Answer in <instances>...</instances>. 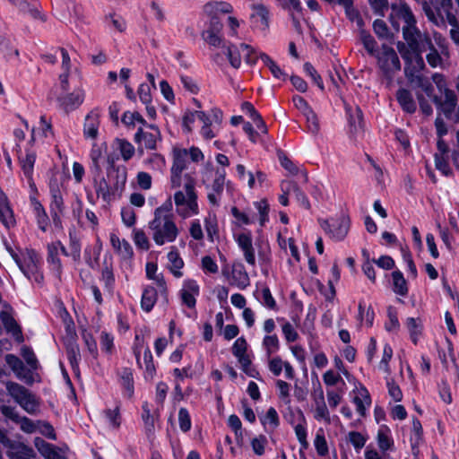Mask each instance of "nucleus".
Returning <instances> with one entry per match:
<instances>
[{
    "instance_id": "obj_39",
    "label": "nucleus",
    "mask_w": 459,
    "mask_h": 459,
    "mask_svg": "<svg viewBox=\"0 0 459 459\" xmlns=\"http://www.w3.org/2000/svg\"><path fill=\"white\" fill-rule=\"evenodd\" d=\"M423 441V430L420 421L417 418L412 419V428L410 436V443L412 454L417 456L419 446Z\"/></svg>"
},
{
    "instance_id": "obj_31",
    "label": "nucleus",
    "mask_w": 459,
    "mask_h": 459,
    "mask_svg": "<svg viewBox=\"0 0 459 459\" xmlns=\"http://www.w3.org/2000/svg\"><path fill=\"white\" fill-rule=\"evenodd\" d=\"M100 126V113L98 110H91L85 117L83 134L86 138L96 139Z\"/></svg>"
},
{
    "instance_id": "obj_11",
    "label": "nucleus",
    "mask_w": 459,
    "mask_h": 459,
    "mask_svg": "<svg viewBox=\"0 0 459 459\" xmlns=\"http://www.w3.org/2000/svg\"><path fill=\"white\" fill-rule=\"evenodd\" d=\"M224 54L226 55L230 65L238 69L241 65V52L245 53V60L247 63H255L257 56L255 49L247 44H240L236 46L234 44L224 45L222 47Z\"/></svg>"
},
{
    "instance_id": "obj_60",
    "label": "nucleus",
    "mask_w": 459,
    "mask_h": 459,
    "mask_svg": "<svg viewBox=\"0 0 459 459\" xmlns=\"http://www.w3.org/2000/svg\"><path fill=\"white\" fill-rule=\"evenodd\" d=\"M5 361L19 379L24 378L22 372L24 371L25 368L22 361L17 356L13 354H7L5 356Z\"/></svg>"
},
{
    "instance_id": "obj_9",
    "label": "nucleus",
    "mask_w": 459,
    "mask_h": 459,
    "mask_svg": "<svg viewBox=\"0 0 459 459\" xmlns=\"http://www.w3.org/2000/svg\"><path fill=\"white\" fill-rule=\"evenodd\" d=\"M375 57L377 58L378 69L387 78H392L393 75L401 69V62L398 55L392 47L386 44L381 46L380 50L376 54Z\"/></svg>"
},
{
    "instance_id": "obj_64",
    "label": "nucleus",
    "mask_w": 459,
    "mask_h": 459,
    "mask_svg": "<svg viewBox=\"0 0 459 459\" xmlns=\"http://www.w3.org/2000/svg\"><path fill=\"white\" fill-rule=\"evenodd\" d=\"M116 143L123 160L126 161L129 160L135 152L133 144L124 139H117Z\"/></svg>"
},
{
    "instance_id": "obj_52",
    "label": "nucleus",
    "mask_w": 459,
    "mask_h": 459,
    "mask_svg": "<svg viewBox=\"0 0 459 459\" xmlns=\"http://www.w3.org/2000/svg\"><path fill=\"white\" fill-rule=\"evenodd\" d=\"M345 111L349 117V123L351 127V130L357 132L359 128L361 127L362 123V111L361 109L356 106L354 108L352 107L345 104Z\"/></svg>"
},
{
    "instance_id": "obj_30",
    "label": "nucleus",
    "mask_w": 459,
    "mask_h": 459,
    "mask_svg": "<svg viewBox=\"0 0 459 459\" xmlns=\"http://www.w3.org/2000/svg\"><path fill=\"white\" fill-rule=\"evenodd\" d=\"M204 12L211 18H218L220 14L231 13L233 6L225 1H210L204 4Z\"/></svg>"
},
{
    "instance_id": "obj_41",
    "label": "nucleus",
    "mask_w": 459,
    "mask_h": 459,
    "mask_svg": "<svg viewBox=\"0 0 459 459\" xmlns=\"http://www.w3.org/2000/svg\"><path fill=\"white\" fill-rule=\"evenodd\" d=\"M396 99L403 110L411 114L415 112L416 103L410 91L399 89L396 92Z\"/></svg>"
},
{
    "instance_id": "obj_21",
    "label": "nucleus",
    "mask_w": 459,
    "mask_h": 459,
    "mask_svg": "<svg viewBox=\"0 0 459 459\" xmlns=\"http://www.w3.org/2000/svg\"><path fill=\"white\" fill-rule=\"evenodd\" d=\"M134 355L138 365L144 370V378L146 380H152L156 373V368L153 364V358L150 349L147 347L144 350L143 361L140 359V349L138 346L134 348Z\"/></svg>"
},
{
    "instance_id": "obj_1",
    "label": "nucleus",
    "mask_w": 459,
    "mask_h": 459,
    "mask_svg": "<svg viewBox=\"0 0 459 459\" xmlns=\"http://www.w3.org/2000/svg\"><path fill=\"white\" fill-rule=\"evenodd\" d=\"M396 48L404 61V74L408 82L413 87L421 89L428 95H430L433 91V87L428 77L423 74L426 65L417 39L398 41Z\"/></svg>"
},
{
    "instance_id": "obj_56",
    "label": "nucleus",
    "mask_w": 459,
    "mask_h": 459,
    "mask_svg": "<svg viewBox=\"0 0 459 459\" xmlns=\"http://www.w3.org/2000/svg\"><path fill=\"white\" fill-rule=\"evenodd\" d=\"M48 262L50 264L52 270L56 271L60 274L62 271V264L59 258V253L53 243L48 246Z\"/></svg>"
},
{
    "instance_id": "obj_49",
    "label": "nucleus",
    "mask_w": 459,
    "mask_h": 459,
    "mask_svg": "<svg viewBox=\"0 0 459 459\" xmlns=\"http://www.w3.org/2000/svg\"><path fill=\"white\" fill-rule=\"evenodd\" d=\"M262 348L267 358H271L272 355L277 353L281 348L278 335H264L262 341Z\"/></svg>"
},
{
    "instance_id": "obj_22",
    "label": "nucleus",
    "mask_w": 459,
    "mask_h": 459,
    "mask_svg": "<svg viewBox=\"0 0 459 459\" xmlns=\"http://www.w3.org/2000/svg\"><path fill=\"white\" fill-rule=\"evenodd\" d=\"M93 187L97 196L106 203H110L117 195H119V193L115 191L113 185L110 186L104 177L95 178Z\"/></svg>"
},
{
    "instance_id": "obj_37",
    "label": "nucleus",
    "mask_w": 459,
    "mask_h": 459,
    "mask_svg": "<svg viewBox=\"0 0 459 459\" xmlns=\"http://www.w3.org/2000/svg\"><path fill=\"white\" fill-rule=\"evenodd\" d=\"M356 410L360 416H365L366 411L371 405V398L368 389L360 385L357 388V395L353 398Z\"/></svg>"
},
{
    "instance_id": "obj_17",
    "label": "nucleus",
    "mask_w": 459,
    "mask_h": 459,
    "mask_svg": "<svg viewBox=\"0 0 459 459\" xmlns=\"http://www.w3.org/2000/svg\"><path fill=\"white\" fill-rule=\"evenodd\" d=\"M200 294V287L196 281L186 279L183 281L179 296L182 303L189 308H195L196 305V298Z\"/></svg>"
},
{
    "instance_id": "obj_53",
    "label": "nucleus",
    "mask_w": 459,
    "mask_h": 459,
    "mask_svg": "<svg viewBox=\"0 0 459 459\" xmlns=\"http://www.w3.org/2000/svg\"><path fill=\"white\" fill-rule=\"evenodd\" d=\"M260 58L264 65L268 67L272 74L279 80H286L287 74L281 69V67L266 54L261 53Z\"/></svg>"
},
{
    "instance_id": "obj_58",
    "label": "nucleus",
    "mask_w": 459,
    "mask_h": 459,
    "mask_svg": "<svg viewBox=\"0 0 459 459\" xmlns=\"http://www.w3.org/2000/svg\"><path fill=\"white\" fill-rule=\"evenodd\" d=\"M374 316H375V314H374L373 309L370 307L366 308L364 302L360 301L359 303V314H358V320L360 322V324L365 323V325L368 327L372 326L373 321H374Z\"/></svg>"
},
{
    "instance_id": "obj_54",
    "label": "nucleus",
    "mask_w": 459,
    "mask_h": 459,
    "mask_svg": "<svg viewBox=\"0 0 459 459\" xmlns=\"http://www.w3.org/2000/svg\"><path fill=\"white\" fill-rule=\"evenodd\" d=\"M146 276L148 279L155 281L161 292L166 291V282L161 275H157L158 266L155 263L149 262L145 266Z\"/></svg>"
},
{
    "instance_id": "obj_20",
    "label": "nucleus",
    "mask_w": 459,
    "mask_h": 459,
    "mask_svg": "<svg viewBox=\"0 0 459 459\" xmlns=\"http://www.w3.org/2000/svg\"><path fill=\"white\" fill-rule=\"evenodd\" d=\"M20 164L23 175L26 177L28 180V184L30 187L33 191H37L36 185L33 180V171H34V164L36 161V152L30 150L26 152L25 156L19 157Z\"/></svg>"
},
{
    "instance_id": "obj_27",
    "label": "nucleus",
    "mask_w": 459,
    "mask_h": 459,
    "mask_svg": "<svg viewBox=\"0 0 459 459\" xmlns=\"http://www.w3.org/2000/svg\"><path fill=\"white\" fill-rule=\"evenodd\" d=\"M60 106L66 111H71L82 105L84 100V91L82 89H76L72 93L58 99Z\"/></svg>"
},
{
    "instance_id": "obj_25",
    "label": "nucleus",
    "mask_w": 459,
    "mask_h": 459,
    "mask_svg": "<svg viewBox=\"0 0 459 459\" xmlns=\"http://www.w3.org/2000/svg\"><path fill=\"white\" fill-rule=\"evenodd\" d=\"M0 319L4 325L6 332L14 338L17 342H22L24 341L23 334L20 325L17 324L15 319L7 311H2L0 313Z\"/></svg>"
},
{
    "instance_id": "obj_51",
    "label": "nucleus",
    "mask_w": 459,
    "mask_h": 459,
    "mask_svg": "<svg viewBox=\"0 0 459 459\" xmlns=\"http://www.w3.org/2000/svg\"><path fill=\"white\" fill-rule=\"evenodd\" d=\"M119 382L124 388L125 395L131 397L134 394V378L133 372L130 368H123L119 373Z\"/></svg>"
},
{
    "instance_id": "obj_47",
    "label": "nucleus",
    "mask_w": 459,
    "mask_h": 459,
    "mask_svg": "<svg viewBox=\"0 0 459 459\" xmlns=\"http://www.w3.org/2000/svg\"><path fill=\"white\" fill-rule=\"evenodd\" d=\"M206 119V113L201 110L186 111L182 118V126L185 132L190 133L193 130V126L196 120L202 121Z\"/></svg>"
},
{
    "instance_id": "obj_36",
    "label": "nucleus",
    "mask_w": 459,
    "mask_h": 459,
    "mask_svg": "<svg viewBox=\"0 0 459 459\" xmlns=\"http://www.w3.org/2000/svg\"><path fill=\"white\" fill-rule=\"evenodd\" d=\"M229 281L230 285L239 290H245L250 285L248 273L243 266L234 267Z\"/></svg>"
},
{
    "instance_id": "obj_5",
    "label": "nucleus",
    "mask_w": 459,
    "mask_h": 459,
    "mask_svg": "<svg viewBox=\"0 0 459 459\" xmlns=\"http://www.w3.org/2000/svg\"><path fill=\"white\" fill-rule=\"evenodd\" d=\"M174 202L177 213L183 219L199 213L195 180L187 174L185 175L184 190H178L174 194Z\"/></svg>"
},
{
    "instance_id": "obj_63",
    "label": "nucleus",
    "mask_w": 459,
    "mask_h": 459,
    "mask_svg": "<svg viewBox=\"0 0 459 459\" xmlns=\"http://www.w3.org/2000/svg\"><path fill=\"white\" fill-rule=\"evenodd\" d=\"M231 214L235 219V223L238 227L250 225L255 221L254 216H250L247 212L239 211L237 207L231 208Z\"/></svg>"
},
{
    "instance_id": "obj_42",
    "label": "nucleus",
    "mask_w": 459,
    "mask_h": 459,
    "mask_svg": "<svg viewBox=\"0 0 459 459\" xmlns=\"http://www.w3.org/2000/svg\"><path fill=\"white\" fill-rule=\"evenodd\" d=\"M377 446L383 455L387 450L394 447V440L391 436V431L386 426H381L377 431Z\"/></svg>"
},
{
    "instance_id": "obj_61",
    "label": "nucleus",
    "mask_w": 459,
    "mask_h": 459,
    "mask_svg": "<svg viewBox=\"0 0 459 459\" xmlns=\"http://www.w3.org/2000/svg\"><path fill=\"white\" fill-rule=\"evenodd\" d=\"M314 446H315V448H316L318 455L325 456L328 454V452H329L328 446H327V442H326L323 429H319L316 431V437L314 439Z\"/></svg>"
},
{
    "instance_id": "obj_2",
    "label": "nucleus",
    "mask_w": 459,
    "mask_h": 459,
    "mask_svg": "<svg viewBox=\"0 0 459 459\" xmlns=\"http://www.w3.org/2000/svg\"><path fill=\"white\" fill-rule=\"evenodd\" d=\"M171 203L155 209L153 218L148 223L150 234L157 246L173 243L180 234L174 214L170 212Z\"/></svg>"
},
{
    "instance_id": "obj_62",
    "label": "nucleus",
    "mask_w": 459,
    "mask_h": 459,
    "mask_svg": "<svg viewBox=\"0 0 459 459\" xmlns=\"http://www.w3.org/2000/svg\"><path fill=\"white\" fill-rule=\"evenodd\" d=\"M360 40L370 56H375L377 51V44L375 39L366 30L360 31Z\"/></svg>"
},
{
    "instance_id": "obj_32",
    "label": "nucleus",
    "mask_w": 459,
    "mask_h": 459,
    "mask_svg": "<svg viewBox=\"0 0 459 459\" xmlns=\"http://www.w3.org/2000/svg\"><path fill=\"white\" fill-rule=\"evenodd\" d=\"M30 202L39 228L42 231H46L49 225V218L45 208L35 196L30 195Z\"/></svg>"
},
{
    "instance_id": "obj_14",
    "label": "nucleus",
    "mask_w": 459,
    "mask_h": 459,
    "mask_svg": "<svg viewBox=\"0 0 459 459\" xmlns=\"http://www.w3.org/2000/svg\"><path fill=\"white\" fill-rule=\"evenodd\" d=\"M226 172L224 169H217L212 184L206 186L207 198L209 204L214 207L221 205L224 186Z\"/></svg>"
},
{
    "instance_id": "obj_6",
    "label": "nucleus",
    "mask_w": 459,
    "mask_h": 459,
    "mask_svg": "<svg viewBox=\"0 0 459 459\" xmlns=\"http://www.w3.org/2000/svg\"><path fill=\"white\" fill-rule=\"evenodd\" d=\"M7 394L18 403L27 413L34 415L39 409V401L25 386L9 381L5 384Z\"/></svg>"
},
{
    "instance_id": "obj_46",
    "label": "nucleus",
    "mask_w": 459,
    "mask_h": 459,
    "mask_svg": "<svg viewBox=\"0 0 459 459\" xmlns=\"http://www.w3.org/2000/svg\"><path fill=\"white\" fill-rule=\"evenodd\" d=\"M260 421L266 431H274L280 425L278 412L273 407H270L266 413L260 417Z\"/></svg>"
},
{
    "instance_id": "obj_59",
    "label": "nucleus",
    "mask_w": 459,
    "mask_h": 459,
    "mask_svg": "<svg viewBox=\"0 0 459 459\" xmlns=\"http://www.w3.org/2000/svg\"><path fill=\"white\" fill-rule=\"evenodd\" d=\"M394 282V291L401 296H405L408 292L406 281L400 271H394L392 273Z\"/></svg>"
},
{
    "instance_id": "obj_44",
    "label": "nucleus",
    "mask_w": 459,
    "mask_h": 459,
    "mask_svg": "<svg viewBox=\"0 0 459 459\" xmlns=\"http://www.w3.org/2000/svg\"><path fill=\"white\" fill-rule=\"evenodd\" d=\"M157 297L158 292L153 286L145 287L141 299V307L143 310L150 312L157 301Z\"/></svg>"
},
{
    "instance_id": "obj_4",
    "label": "nucleus",
    "mask_w": 459,
    "mask_h": 459,
    "mask_svg": "<svg viewBox=\"0 0 459 459\" xmlns=\"http://www.w3.org/2000/svg\"><path fill=\"white\" fill-rule=\"evenodd\" d=\"M389 20L396 30L400 29L399 21L403 22L402 30L404 41L415 39L424 33L418 29L416 18L411 7L404 1L392 4Z\"/></svg>"
},
{
    "instance_id": "obj_12",
    "label": "nucleus",
    "mask_w": 459,
    "mask_h": 459,
    "mask_svg": "<svg viewBox=\"0 0 459 459\" xmlns=\"http://www.w3.org/2000/svg\"><path fill=\"white\" fill-rule=\"evenodd\" d=\"M320 224L325 232L334 241L344 239L350 230V219L344 214L322 221Z\"/></svg>"
},
{
    "instance_id": "obj_24",
    "label": "nucleus",
    "mask_w": 459,
    "mask_h": 459,
    "mask_svg": "<svg viewBox=\"0 0 459 459\" xmlns=\"http://www.w3.org/2000/svg\"><path fill=\"white\" fill-rule=\"evenodd\" d=\"M255 299L265 308L276 311L278 309L277 302L266 285H257L254 291Z\"/></svg>"
},
{
    "instance_id": "obj_19",
    "label": "nucleus",
    "mask_w": 459,
    "mask_h": 459,
    "mask_svg": "<svg viewBox=\"0 0 459 459\" xmlns=\"http://www.w3.org/2000/svg\"><path fill=\"white\" fill-rule=\"evenodd\" d=\"M296 418V420H290V424L294 429V432L298 441L300 444L301 450H306L308 448L309 444L307 438V420L301 410H297Z\"/></svg>"
},
{
    "instance_id": "obj_33",
    "label": "nucleus",
    "mask_w": 459,
    "mask_h": 459,
    "mask_svg": "<svg viewBox=\"0 0 459 459\" xmlns=\"http://www.w3.org/2000/svg\"><path fill=\"white\" fill-rule=\"evenodd\" d=\"M109 239L112 247L121 258L128 259L133 256V248L127 240L121 239L116 233H111Z\"/></svg>"
},
{
    "instance_id": "obj_29",
    "label": "nucleus",
    "mask_w": 459,
    "mask_h": 459,
    "mask_svg": "<svg viewBox=\"0 0 459 459\" xmlns=\"http://www.w3.org/2000/svg\"><path fill=\"white\" fill-rule=\"evenodd\" d=\"M281 190L290 194V196L295 197L297 202L305 209L310 208V203L307 195L300 190L299 186L293 181H283L281 184Z\"/></svg>"
},
{
    "instance_id": "obj_34",
    "label": "nucleus",
    "mask_w": 459,
    "mask_h": 459,
    "mask_svg": "<svg viewBox=\"0 0 459 459\" xmlns=\"http://www.w3.org/2000/svg\"><path fill=\"white\" fill-rule=\"evenodd\" d=\"M108 176L114 181L113 186L115 191H117L120 195L124 190L127 180L126 168L125 166H113L111 170L108 172Z\"/></svg>"
},
{
    "instance_id": "obj_10",
    "label": "nucleus",
    "mask_w": 459,
    "mask_h": 459,
    "mask_svg": "<svg viewBox=\"0 0 459 459\" xmlns=\"http://www.w3.org/2000/svg\"><path fill=\"white\" fill-rule=\"evenodd\" d=\"M173 163L170 169V182L174 188L179 187L183 183V171L188 165V152L185 148L174 147L172 150Z\"/></svg>"
},
{
    "instance_id": "obj_57",
    "label": "nucleus",
    "mask_w": 459,
    "mask_h": 459,
    "mask_svg": "<svg viewBox=\"0 0 459 459\" xmlns=\"http://www.w3.org/2000/svg\"><path fill=\"white\" fill-rule=\"evenodd\" d=\"M204 227L207 236L211 241H213L215 236H218V221L215 213L209 212L204 219Z\"/></svg>"
},
{
    "instance_id": "obj_13",
    "label": "nucleus",
    "mask_w": 459,
    "mask_h": 459,
    "mask_svg": "<svg viewBox=\"0 0 459 459\" xmlns=\"http://www.w3.org/2000/svg\"><path fill=\"white\" fill-rule=\"evenodd\" d=\"M64 189L56 179H51L49 182V193L51 202L49 204L50 212L54 222L60 221L61 216L65 210L64 201Z\"/></svg>"
},
{
    "instance_id": "obj_23",
    "label": "nucleus",
    "mask_w": 459,
    "mask_h": 459,
    "mask_svg": "<svg viewBox=\"0 0 459 459\" xmlns=\"http://www.w3.org/2000/svg\"><path fill=\"white\" fill-rule=\"evenodd\" d=\"M6 455L10 459H34V450L22 442L13 441L7 447Z\"/></svg>"
},
{
    "instance_id": "obj_28",
    "label": "nucleus",
    "mask_w": 459,
    "mask_h": 459,
    "mask_svg": "<svg viewBox=\"0 0 459 459\" xmlns=\"http://www.w3.org/2000/svg\"><path fill=\"white\" fill-rule=\"evenodd\" d=\"M160 131L157 127L152 126V131H143L140 128L134 135L135 142L143 144L145 148L153 150L156 148Z\"/></svg>"
},
{
    "instance_id": "obj_26",
    "label": "nucleus",
    "mask_w": 459,
    "mask_h": 459,
    "mask_svg": "<svg viewBox=\"0 0 459 459\" xmlns=\"http://www.w3.org/2000/svg\"><path fill=\"white\" fill-rule=\"evenodd\" d=\"M315 409H314V418L317 421H324L326 424H330L332 422V417L330 415V411L327 408V405L325 402L324 392L322 389L319 390V394L317 397L314 400Z\"/></svg>"
},
{
    "instance_id": "obj_18",
    "label": "nucleus",
    "mask_w": 459,
    "mask_h": 459,
    "mask_svg": "<svg viewBox=\"0 0 459 459\" xmlns=\"http://www.w3.org/2000/svg\"><path fill=\"white\" fill-rule=\"evenodd\" d=\"M247 342L244 337L238 338L232 345V353L238 359L242 370L253 377L251 373V359L247 353Z\"/></svg>"
},
{
    "instance_id": "obj_16",
    "label": "nucleus",
    "mask_w": 459,
    "mask_h": 459,
    "mask_svg": "<svg viewBox=\"0 0 459 459\" xmlns=\"http://www.w3.org/2000/svg\"><path fill=\"white\" fill-rule=\"evenodd\" d=\"M238 247L242 251L245 261L252 266L255 265V249L253 245L252 235L250 231L241 232L234 236Z\"/></svg>"
},
{
    "instance_id": "obj_8",
    "label": "nucleus",
    "mask_w": 459,
    "mask_h": 459,
    "mask_svg": "<svg viewBox=\"0 0 459 459\" xmlns=\"http://www.w3.org/2000/svg\"><path fill=\"white\" fill-rule=\"evenodd\" d=\"M417 42L421 53L427 52L426 61L432 68H444L450 56H446L436 48L429 34L424 32L417 38Z\"/></svg>"
},
{
    "instance_id": "obj_3",
    "label": "nucleus",
    "mask_w": 459,
    "mask_h": 459,
    "mask_svg": "<svg viewBox=\"0 0 459 459\" xmlns=\"http://www.w3.org/2000/svg\"><path fill=\"white\" fill-rule=\"evenodd\" d=\"M452 0H428L422 1V10L429 21L437 26H445L446 22L451 25L449 35L454 43L459 47V24L455 15L452 13Z\"/></svg>"
},
{
    "instance_id": "obj_38",
    "label": "nucleus",
    "mask_w": 459,
    "mask_h": 459,
    "mask_svg": "<svg viewBox=\"0 0 459 459\" xmlns=\"http://www.w3.org/2000/svg\"><path fill=\"white\" fill-rule=\"evenodd\" d=\"M438 108L446 117L451 116V113L457 108L455 93L449 89H446L443 98L438 101Z\"/></svg>"
},
{
    "instance_id": "obj_35",
    "label": "nucleus",
    "mask_w": 459,
    "mask_h": 459,
    "mask_svg": "<svg viewBox=\"0 0 459 459\" xmlns=\"http://www.w3.org/2000/svg\"><path fill=\"white\" fill-rule=\"evenodd\" d=\"M168 257V267L171 273L176 278H181L183 276V272L181 269L184 267V261L181 258L178 250L172 247L169 252L167 255Z\"/></svg>"
},
{
    "instance_id": "obj_15",
    "label": "nucleus",
    "mask_w": 459,
    "mask_h": 459,
    "mask_svg": "<svg viewBox=\"0 0 459 459\" xmlns=\"http://www.w3.org/2000/svg\"><path fill=\"white\" fill-rule=\"evenodd\" d=\"M222 23L219 18H210L207 28L203 30V39L211 47H224V39L222 36Z\"/></svg>"
},
{
    "instance_id": "obj_50",
    "label": "nucleus",
    "mask_w": 459,
    "mask_h": 459,
    "mask_svg": "<svg viewBox=\"0 0 459 459\" xmlns=\"http://www.w3.org/2000/svg\"><path fill=\"white\" fill-rule=\"evenodd\" d=\"M102 249V245L100 239L94 246H88L84 250V257L86 264L91 268L94 267L99 261V257Z\"/></svg>"
},
{
    "instance_id": "obj_40",
    "label": "nucleus",
    "mask_w": 459,
    "mask_h": 459,
    "mask_svg": "<svg viewBox=\"0 0 459 459\" xmlns=\"http://www.w3.org/2000/svg\"><path fill=\"white\" fill-rule=\"evenodd\" d=\"M35 446L45 459H64V456L55 446L43 439L37 438L35 440Z\"/></svg>"
},
{
    "instance_id": "obj_48",
    "label": "nucleus",
    "mask_w": 459,
    "mask_h": 459,
    "mask_svg": "<svg viewBox=\"0 0 459 459\" xmlns=\"http://www.w3.org/2000/svg\"><path fill=\"white\" fill-rule=\"evenodd\" d=\"M60 52L62 55V69L64 72L60 74V83L61 87L64 91H67L69 89V72L71 69V59L68 52L65 48H60Z\"/></svg>"
},
{
    "instance_id": "obj_45",
    "label": "nucleus",
    "mask_w": 459,
    "mask_h": 459,
    "mask_svg": "<svg viewBox=\"0 0 459 459\" xmlns=\"http://www.w3.org/2000/svg\"><path fill=\"white\" fill-rule=\"evenodd\" d=\"M103 419L105 422L114 429H119L122 421L121 414H120V406L116 405L113 409L108 408L105 409L102 412Z\"/></svg>"
},
{
    "instance_id": "obj_55",
    "label": "nucleus",
    "mask_w": 459,
    "mask_h": 459,
    "mask_svg": "<svg viewBox=\"0 0 459 459\" xmlns=\"http://www.w3.org/2000/svg\"><path fill=\"white\" fill-rule=\"evenodd\" d=\"M406 326L411 341L416 344L422 333L421 320L420 318L409 317L406 320Z\"/></svg>"
},
{
    "instance_id": "obj_43",
    "label": "nucleus",
    "mask_w": 459,
    "mask_h": 459,
    "mask_svg": "<svg viewBox=\"0 0 459 459\" xmlns=\"http://www.w3.org/2000/svg\"><path fill=\"white\" fill-rule=\"evenodd\" d=\"M251 19L255 23H260L262 29L265 30L269 26V11L262 4H256L252 5Z\"/></svg>"
},
{
    "instance_id": "obj_7",
    "label": "nucleus",
    "mask_w": 459,
    "mask_h": 459,
    "mask_svg": "<svg viewBox=\"0 0 459 459\" xmlns=\"http://www.w3.org/2000/svg\"><path fill=\"white\" fill-rule=\"evenodd\" d=\"M15 261L22 273L33 282L41 284L43 282V274L41 273V259L39 255L32 249H26Z\"/></svg>"
}]
</instances>
